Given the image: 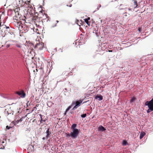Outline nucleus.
Instances as JSON below:
<instances>
[{
    "label": "nucleus",
    "instance_id": "nucleus-1",
    "mask_svg": "<svg viewBox=\"0 0 153 153\" xmlns=\"http://www.w3.org/2000/svg\"><path fill=\"white\" fill-rule=\"evenodd\" d=\"M41 38H37L36 39L33 44L30 43L28 45L33 46L36 50L41 51L45 48L44 43L40 41Z\"/></svg>",
    "mask_w": 153,
    "mask_h": 153
},
{
    "label": "nucleus",
    "instance_id": "nucleus-2",
    "mask_svg": "<svg viewBox=\"0 0 153 153\" xmlns=\"http://www.w3.org/2000/svg\"><path fill=\"white\" fill-rule=\"evenodd\" d=\"M76 126L77 125L76 124H72L71 128L73 129V131L70 133L67 134V137H70L73 139H75L76 138L79 133V130L76 128Z\"/></svg>",
    "mask_w": 153,
    "mask_h": 153
},
{
    "label": "nucleus",
    "instance_id": "nucleus-3",
    "mask_svg": "<svg viewBox=\"0 0 153 153\" xmlns=\"http://www.w3.org/2000/svg\"><path fill=\"white\" fill-rule=\"evenodd\" d=\"M17 24L18 26L17 27L19 26V29L22 31V33H26L29 29V27L25 25H21V23L19 22H17Z\"/></svg>",
    "mask_w": 153,
    "mask_h": 153
},
{
    "label": "nucleus",
    "instance_id": "nucleus-4",
    "mask_svg": "<svg viewBox=\"0 0 153 153\" xmlns=\"http://www.w3.org/2000/svg\"><path fill=\"white\" fill-rule=\"evenodd\" d=\"M10 42H13L12 45H15L16 47L19 48H22V44L18 41L15 40H9Z\"/></svg>",
    "mask_w": 153,
    "mask_h": 153
},
{
    "label": "nucleus",
    "instance_id": "nucleus-5",
    "mask_svg": "<svg viewBox=\"0 0 153 153\" xmlns=\"http://www.w3.org/2000/svg\"><path fill=\"white\" fill-rule=\"evenodd\" d=\"M16 94L20 96L22 98H24L25 96V94L23 90H22L20 91L17 92Z\"/></svg>",
    "mask_w": 153,
    "mask_h": 153
},
{
    "label": "nucleus",
    "instance_id": "nucleus-6",
    "mask_svg": "<svg viewBox=\"0 0 153 153\" xmlns=\"http://www.w3.org/2000/svg\"><path fill=\"white\" fill-rule=\"evenodd\" d=\"M82 100H80L79 101H76L74 104H76V106L78 107L80 105V104L82 102Z\"/></svg>",
    "mask_w": 153,
    "mask_h": 153
},
{
    "label": "nucleus",
    "instance_id": "nucleus-7",
    "mask_svg": "<svg viewBox=\"0 0 153 153\" xmlns=\"http://www.w3.org/2000/svg\"><path fill=\"white\" fill-rule=\"evenodd\" d=\"M95 99H98L99 101H100L103 99V97L101 95H97L95 97Z\"/></svg>",
    "mask_w": 153,
    "mask_h": 153
},
{
    "label": "nucleus",
    "instance_id": "nucleus-8",
    "mask_svg": "<svg viewBox=\"0 0 153 153\" xmlns=\"http://www.w3.org/2000/svg\"><path fill=\"white\" fill-rule=\"evenodd\" d=\"M46 133L47 135L46 136V137L47 138H48L49 137L50 135L51 134V132L49 131V128H48L46 131Z\"/></svg>",
    "mask_w": 153,
    "mask_h": 153
},
{
    "label": "nucleus",
    "instance_id": "nucleus-9",
    "mask_svg": "<svg viewBox=\"0 0 153 153\" xmlns=\"http://www.w3.org/2000/svg\"><path fill=\"white\" fill-rule=\"evenodd\" d=\"M98 130L103 131H105V129L102 126H100L98 128Z\"/></svg>",
    "mask_w": 153,
    "mask_h": 153
},
{
    "label": "nucleus",
    "instance_id": "nucleus-10",
    "mask_svg": "<svg viewBox=\"0 0 153 153\" xmlns=\"http://www.w3.org/2000/svg\"><path fill=\"white\" fill-rule=\"evenodd\" d=\"M145 133L144 132H141L140 134V139H142L143 137L145 136Z\"/></svg>",
    "mask_w": 153,
    "mask_h": 153
},
{
    "label": "nucleus",
    "instance_id": "nucleus-11",
    "mask_svg": "<svg viewBox=\"0 0 153 153\" xmlns=\"http://www.w3.org/2000/svg\"><path fill=\"white\" fill-rule=\"evenodd\" d=\"M133 1L134 3V4L133 5V6H134V8H135L137 7L138 5L137 1L134 0H133Z\"/></svg>",
    "mask_w": 153,
    "mask_h": 153
},
{
    "label": "nucleus",
    "instance_id": "nucleus-12",
    "mask_svg": "<svg viewBox=\"0 0 153 153\" xmlns=\"http://www.w3.org/2000/svg\"><path fill=\"white\" fill-rule=\"evenodd\" d=\"M71 108V106H69L66 110L65 114H66V112Z\"/></svg>",
    "mask_w": 153,
    "mask_h": 153
},
{
    "label": "nucleus",
    "instance_id": "nucleus-13",
    "mask_svg": "<svg viewBox=\"0 0 153 153\" xmlns=\"http://www.w3.org/2000/svg\"><path fill=\"white\" fill-rule=\"evenodd\" d=\"M19 122H20V121L19 120H14L13 121V123L14 124V125H15L17 124H18Z\"/></svg>",
    "mask_w": 153,
    "mask_h": 153
},
{
    "label": "nucleus",
    "instance_id": "nucleus-14",
    "mask_svg": "<svg viewBox=\"0 0 153 153\" xmlns=\"http://www.w3.org/2000/svg\"><path fill=\"white\" fill-rule=\"evenodd\" d=\"M123 145L125 146L127 144V142L126 140H123L122 143Z\"/></svg>",
    "mask_w": 153,
    "mask_h": 153
},
{
    "label": "nucleus",
    "instance_id": "nucleus-15",
    "mask_svg": "<svg viewBox=\"0 0 153 153\" xmlns=\"http://www.w3.org/2000/svg\"><path fill=\"white\" fill-rule=\"evenodd\" d=\"M39 115L40 116V117L41 118V120H40V123H41L42 121L44 122H45V120H43V119H42V115H41V114H39Z\"/></svg>",
    "mask_w": 153,
    "mask_h": 153
},
{
    "label": "nucleus",
    "instance_id": "nucleus-16",
    "mask_svg": "<svg viewBox=\"0 0 153 153\" xmlns=\"http://www.w3.org/2000/svg\"><path fill=\"white\" fill-rule=\"evenodd\" d=\"M135 100V97H132L131 98V99L130 100V102H133Z\"/></svg>",
    "mask_w": 153,
    "mask_h": 153
},
{
    "label": "nucleus",
    "instance_id": "nucleus-17",
    "mask_svg": "<svg viewBox=\"0 0 153 153\" xmlns=\"http://www.w3.org/2000/svg\"><path fill=\"white\" fill-rule=\"evenodd\" d=\"M84 20L85 23L88 25H89V22L88 21V20L87 19H85Z\"/></svg>",
    "mask_w": 153,
    "mask_h": 153
},
{
    "label": "nucleus",
    "instance_id": "nucleus-18",
    "mask_svg": "<svg viewBox=\"0 0 153 153\" xmlns=\"http://www.w3.org/2000/svg\"><path fill=\"white\" fill-rule=\"evenodd\" d=\"M86 116V114H82L81 115V116L82 118H85V117Z\"/></svg>",
    "mask_w": 153,
    "mask_h": 153
},
{
    "label": "nucleus",
    "instance_id": "nucleus-19",
    "mask_svg": "<svg viewBox=\"0 0 153 153\" xmlns=\"http://www.w3.org/2000/svg\"><path fill=\"white\" fill-rule=\"evenodd\" d=\"M36 110H37L36 107H34L33 108V110H32V112L33 111H36Z\"/></svg>",
    "mask_w": 153,
    "mask_h": 153
},
{
    "label": "nucleus",
    "instance_id": "nucleus-20",
    "mask_svg": "<svg viewBox=\"0 0 153 153\" xmlns=\"http://www.w3.org/2000/svg\"><path fill=\"white\" fill-rule=\"evenodd\" d=\"M11 45V44H7V45L6 46V47L7 48H8Z\"/></svg>",
    "mask_w": 153,
    "mask_h": 153
},
{
    "label": "nucleus",
    "instance_id": "nucleus-21",
    "mask_svg": "<svg viewBox=\"0 0 153 153\" xmlns=\"http://www.w3.org/2000/svg\"><path fill=\"white\" fill-rule=\"evenodd\" d=\"M6 128L7 129H10V128H11V127H10V126H7L6 127Z\"/></svg>",
    "mask_w": 153,
    "mask_h": 153
},
{
    "label": "nucleus",
    "instance_id": "nucleus-22",
    "mask_svg": "<svg viewBox=\"0 0 153 153\" xmlns=\"http://www.w3.org/2000/svg\"><path fill=\"white\" fill-rule=\"evenodd\" d=\"M77 107H78L77 106H76V105H75L73 108V109L74 110Z\"/></svg>",
    "mask_w": 153,
    "mask_h": 153
},
{
    "label": "nucleus",
    "instance_id": "nucleus-23",
    "mask_svg": "<svg viewBox=\"0 0 153 153\" xmlns=\"http://www.w3.org/2000/svg\"><path fill=\"white\" fill-rule=\"evenodd\" d=\"M22 118H21L20 120H19L20 121V122H22Z\"/></svg>",
    "mask_w": 153,
    "mask_h": 153
},
{
    "label": "nucleus",
    "instance_id": "nucleus-24",
    "mask_svg": "<svg viewBox=\"0 0 153 153\" xmlns=\"http://www.w3.org/2000/svg\"><path fill=\"white\" fill-rule=\"evenodd\" d=\"M86 19H87L88 20V21L89 20H90V17H88V18Z\"/></svg>",
    "mask_w": 153,
    "mask_h": 153
},
{
    "label": "nucleus",
    "instance_id": "nucleus-25",
    "mask_svg": "<svg viewBox=\"0 0 153 153\" xmlns=\"http://www.w3.org/2000/svg\"><path fill=\"white\" fill-rule=\"evenodd\" d=\"M39 104H36V106H35V107H38V106H39Z\"/></svg>",
    "mask_w": 153,
    "mask_h": 153
},
{
    "label": "nucleus",
    "instance_id": "nucleus-26",
    "mask_svg": "<svg viewBox=\"0 0 153 153\" xmlns=\"http://www.w3.org/2000/svg\"><path fill=\"white\" fill-rule=\"evenodd\" d=\"M8 42H11V45H12V44H13V42H10L9 41H8Z\"/></svg>",
    "mask_w": 153,
    "mask_h": 153
},
{
    "label": "nucleus",
    "instance_id": "nucleus-27",
    "mask_svg": "<svg viewBox=\"0 0 153 153\" xmlns=\"http://www.w3.org/2000/svg\"><path fill=\"white\" fill-rule=\"evenodd\" d=\"M42 11H43V10H41L39 12H40V13H42Z\"/></svg>",
    "mask_w": 153,
    "mask_h": 153
},
{
    "label": "nucleus",
    "instance_id": "nucleus-28",
    "mask_svg": "<svg viewBox=\"0 0 153 153\" xmlns=\"http://www.w3.org/2000/svg\"><path fill=\"white\" fill-rule=\"evenodd\" d=\"M9 27H7V26H6V29H9Z\"/></svg>",
    "mask_w": 153,
    "mask_h": 153
},
{
    "label": "nucleus",
    "instance_id": "nucleus-29",
    "mask_svg": "<svg viewBox=\"0 0 153 153\" xmlns=\"http://www.w3.org/2000/svg\"><path fill=\"white\" fill-rule=\"evenodd\" d=\"M112 51H111V50H109L108 51L109 52H112Z\"/></svg>",
    "mask_w": 153,
    "mask_h": 153
},
{
    "label": "nucleus",
    "instance_id": "nucleus-30",
    "mask_svg": "<svg viewBox=\"0 0 153 153\" xmlns=\"http://www.w3.org/2000/svg\"><path fill=\"white\" fill-rule=\"evenodd\" d=\"M56 22H57V23H58V22H59V21H58V20H56Z\"/></svg>",
    "mask_w": 153,
    "mask_h": 153
},
{
    "label": "nucleus",
    "instance_id": "nucleus-31",
    "mask_svg": "<svg viewBox=\"0 0 153 153\" xmlns=\"http://www.w3.org/2000/svg\"><path fill=\"white\" fill-rule=\"evenodd\" d=\"M71 5H72L71 4V5H69V7H71Z\"/></svg>",
    "mask_w": 153,
    "mask_h": 153
},
{
    "label": "nucleus",
    "instance_id": "nucleus-32",
    "mask_svg": "<svg viewBox=\"0 0 153 153\" xmlns=\"http://www.w3.org/2000/svg\"><path fill=\"white\" fill-rule=\"evenodd\" d=\"M7 114L8 115L9 114L8 113V111H7Z\"/></svg>",
    "mask_w": 153,
    "mask_h": 153
},
{
    "label": "nucleus",
    "instance_id": "nucleus-33",
    "mask_svg": "<svg viewBox=\"0 0 153 153\" xmlns=\"http://www.w3.org/2000/svg\"><path fill=\"white\" fill-rule=\"evenodd\" d=\"M101 5H100L99 6V7H101Z\"/></svg>",
    "mask_w": 153,
    "mask_h": 153
},
{
    "label": "nucleus",
    "instance_id": "nucleus-34",
    "mask_svg": "<svg viewBox=\"0 0 153 153\" xmlns=\"http://www.w3.org/2000/svg\"><path fill=\"white\" fill-rule=\"evenodd\" d=\"M122 4H120V6H122Z\"/></svg>",
    "mask_w": 153,
    "mask_h": 153
},
{
    "label": "nucleus",
    "instance_id": "nucleus-35",
    "mask_svg": "<svg viewBox=\"0 0 153 153\" xmlns=\"http://www.w3.org/2000/svg\"><path fill=\"white\" fill-rule=\"evenodd\" d=\"M101 22L102 23V20H101Z\"/></svg>",
    "mask_w": 153,
    "mask_h": 153
},
{
    "label": "nucleus",
    "instance_id": "nucleus-36",
    "mask_svg": "<svg viewBox=\"0 0 153 153\" xmlns=\"http://www.w3.org/2000/svg\"><path fill=\"white\" fill-rule=\"evenodd\" d=\"M138 30H139V31H140V30H139V29H138Z\"/></svg>",
    "mask_w": 153,
    "mask_h": 153
}]
</instances>
